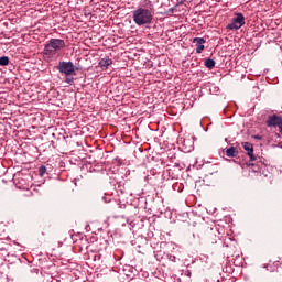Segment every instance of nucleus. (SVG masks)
Masks as SVG:
<instances>
[{
  "label": "nucleus",
  "mask_w": 282,
  "mask_h": 282,
  "mask_svg": "<svg viewBox=\"0 0 282 282\" xmlns=\"http://www.w3.org/2000/svg\"><path fill=\"white\" fill-rule=\"evenodd\" d=\"M56 69L62 74V76H64V82L67 85H74V76H76V72H78L74 62H59Z\"/></svg>",
  "instance_id": "obj_1"
},
{
  "label": "nucleus",
  "mask_w": 282,
  "mask_h": 282,
  "mask_svg": "<svg viewBox=\"0 0 282 282\" xmlns=\"http://www.w3.org/2000/svg\"><path fill=\"white\" fill-rule=\"evenodd\" d=\"M132 19L135 25H149L153 22V11L144 7H140L132 11Z\"/></svg>",
  "instance_id": "obj_2"
},
{
  "label": "nucleus",
  "mask_w": 282,
  "mask_h": 282,
  "mask_svg": "<svg viewBox=\"0 0 282 282\" xmlns=\"http://www.w3.org/2000/svg\"><path fill=\"white\" fill-rule=\"evenodd\" d=\"M65 47V40L62 39H51L47 44L44 46V52L48 56H54L59 50Z\"/></svg>",
  "instance_id": "obj_3"
},
{
  "label": "nucleus",
  "mask_w": 282,
  "mask_h": 282,
  "mask_svg": "<svg viewBox=\"0 0 282 282\" xmlns=\"http://www.w3.org/2000/svg\"><path fill=\"white\" fill-rule=\"evenodd\" d=\"M246 25V17L243 13H236V18L232 19V22L227 25L228 30H240Z\"/></svg>",
  "instance_id": "obj_4"
},
{
  "label": "nucleus",
  "mask_w": 282,
  "mask_h": 282,
  "mask_svg": "<svg viewBox=\"0 0 282 282\" xmlns=\"http://www.w3.org/2000/svg\"><path fill=\"white\" fill-rule=\"evenodd\" d=\"M267 124L269 127H279V129H281L282 117H279L276 115H271V116H269V118L267 120Z\"/></svg>",
  "instance_id": "obj_5"
},
{
  "label": "nucleus",
  "mask_w": 282,
  "mask_h": 282,
  "mask_svg": "<svg viewBox=\"0 0 282 282\" xmlns=\"http://www.w3.org/2000/svg\"><path fill=\"white\" fill-rule=\"evenodd\" d=\"M242 147H243L245 151H247V155H249L250 161L254 162V160H257V156H254V147L252 145V143L243 142Z\"/></svg>",
  "instance_id": "obj_6"
},
{
  "label": "nucleus",
  "mask_w": 282,
  "mask_h": 282,
  "mask_svg": "<svg viewBox=\"0 0 282 282\" xmlns=\"http://www.w3.org/2000/svg\"><path fill=\"white\" fill-rule=\"evenodd\" d=\"M193 43L196 45V53L202 54V52H204V43H206V40H204V37H195Z\"/></svg>",
  "instance_id": "obj_7"
},
{
  "label": "nucleus",
  "mask_w": 282,
  "mask_h": 282,
  "mask_svg": "<svg viewBox=\"0 0 282 282\" xmlns=\"http://www.w3.org/2000/svg\"><path fill=\"white\" fill-rule=\"evenodd\" d=\"M111 65H113V61L109 57L102 58L99 62V67H101V69H109Z\"/></svg>",
  "instance_id": "obj_8"
},
{
  "label": "nucleus",
  "mask_w": 282,
  "mask_h": 282,
  "mask_svg": "<svg viewBox=\"0 0 282 282\" xmlns=\"http://www.w3.org/2000/svg\"><path fill=\"white\" fill-rule=\"evenodd\" d=\"M227 158H237L239 155V151L237 148L231 147L226 150Z\"/></svg>",
  "instance_id": "obj_9"
},
{
  "label": "nucleus",
  "mask_w": 282,
  "mask_h": 282,
  "mask_svg": "<svg viewBox=\"0 0 282 282\" xmlns=\"http://www.w3.org/2000/svg\"><path fill=\"white\" fill-rule=\"evenodd\" d=\"M0 65L2 67H6L7 65H10V58L8 56L0 57Z\"/></svg>",
  "instance_id": "obj_10"
},
{
  "label": "nucleus",
  "mask_w": 282,
  "mask_h": 282,
  "mask_svg": "<svg viewBox=\"0 0 282 282\" xmlns=\"http://www.w3.org/2000/svg\"><path fill=\"white\" fill-rule=\"evenodd\" d=\"M205 67H207V69H213V67H215V61L210 58L206 59Z\"/></svg>",
  "instance_id": "obj_11"
},
{
  "label": "nucleus",
  "mask_w": 282,
  "mask_h": 282,
  "mask_svg": "<svg viewBox=\"0 0 282 282\" xmlns=\"http://www.w3.org/2000/svg\"><path fill=\"white\" fill-rule=\"evenodd\" d=\"M40 176L43 177L45 173H47V167L45 165H41L39 169Z\"/></svg>",
  "instance_id": "obj_12"
},
{
  "label": "nucleus",
  "mask_w": 282,
  "mask_h": 282,
  "mask_svg": "<svg viewBox=\"0 0 282 282\" xmlns=\"http://www.w3.org/2000/svg\"><path fill=\"white\" fill-rule=\"evenodd\" d=\"M280 133L282 134V123L280 126V129H279Z\"/></svg>",
  "instance_id": "obj_13"
},
{
  "label": "nucleus",
  "mask_w": 282,
  "mask_h": 282,
  "mask_svg": "<svg viewBox=\"0 0 282 282\" xmlns=\"http://www.w3.org/2000/svg\"><path fill=\"white\" fill-rule=\"evenodd\" d=\"M254 138H256V140H261V137H259V135H256Z\"/></svg>",
  "instance_id": "obj_14"
},
{
  "label": "nucleus",
  "mask_w": 282,
  "mask_h": 282,
  "mask_svg": "<svg viewBox=\"0 0 282 282\" xmlns=\"http://www.w3.org/2000/svg\"><path fill=\"white\" fill-rule=\"evenodd\" d=\"M274 263H276V264H278V263H279V260H276Z\"/></svg>",
  "instance_id": "obj_15"
},
{
  "label": "nucleus",
  "mask_w": 282,
  "mask_h": 282,
  "mask_svg": "<svg viewBox=\"0 0 282 282\" xmlns=\"http://www.w3.org/2000/svg\"><path fill=\"white\" fill-rule=\"evenodd\" d=\"M278 276H279V279H280V281H281V275L278 274Z\"/></svg>",
  "instance_id": "obj_16"
},
{
  "label": "nucleus",
  "mask_w": 282,
  "mask_h": 282,
  "mask_svg": "<svg viewBox=\"0 0 282 282\" xmlns=\"http://www.w3.org/2000/svg\"><path fill=\"white\" fill-rule=\"evenodd\" d=\"M270 264H267L265 268H269Z\"/></svg>",
  "instance_id": "obj_17"
}]
</instances>
